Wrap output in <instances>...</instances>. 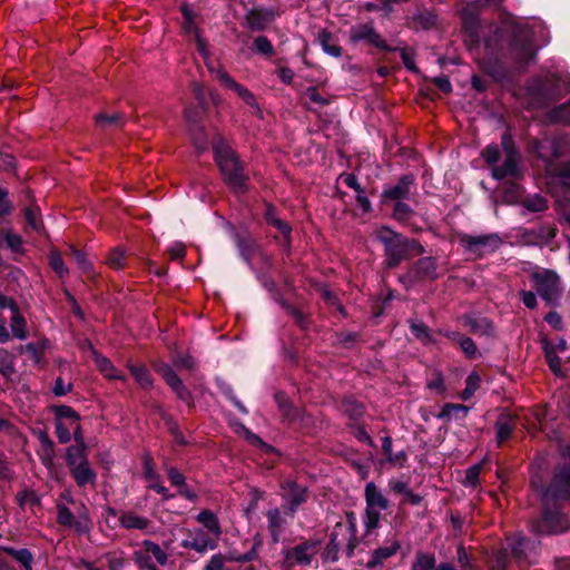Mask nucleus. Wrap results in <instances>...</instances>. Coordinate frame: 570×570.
<instances>
[{"label":"nucleus","mask_w":570,"mask_h":570,"mask_svg":"<svg viewBox=\"0 0 570 570\" xmlns=\"http://www.w3.org/2000/svg\"><path fill=\"white\" fill-rule=\"evenodd\" d=\"M91 353H92L94 361H95L98 370L107 379H121V376L118 374L116 367L112 365V363L107 357L102 356L94 348H91Z\"/></svg>","instance_id":"nucleus-27"},{"label":"nucleus","mask_w":570,"mask_h":570,"mask_svg":"<svg viewBox=\"0 0 570 570\" xmlns=\"http://www.w3.org/2000/svg\"><path fill=\"white\" fill-rule=\"evenodd\" d=\"M459 344L466 356L473 357L475 355L476 346L470 337H460Z\"/></svg>","instance_id":"nucleus-49"},{"label":"nucleus","mask_w":570,"mask_h":570,"mask_svg":"<svg viewBox=\"0 0 570 570\" xmlns=\"http://www.w3.org/2000/svg\"><path fill=\"white\" fill-rule=\"evenodd\" d=\"M462 242L471 250L480 248H494L500 243V239L495 235L488 236H464Z\"/></svg>","instance_id":"nucleus-21"},{"label":"nucleus","mask_w":570,"mask_h":570,"mask_svg":"<svg viewBox=\"0 0 570 570\" xmlns=\"http://www.w3.org/2000/svg\"><path fill=\"white\" fill-rule=\"evenodd\" d=\"M282 497L292 505L297 507L306 499V489L295 481H286L282 485Z\"/></svg>","instance_id":"nucleus-16"},{"label":"nucleus","mask_w":570,"mask_h":570,"mask_svg":"<svg viewBox=\"0 0 570 570\" xmlns=\"http://www.w3.org/2000/svg\"><path fill=\"white\" fill-rule=\"evenodd\" d=\"M216 539H213L209 534L202 530H196L190 533L189 538L183 542L185 548L194 549L198 552H204L208 549L216 547Z\"/></svg>","instance_id":"nucleus-13"},{"label":"nucleus","mask_w":570,"mask_h":570,"mask_svg":"<svg viewBox=\"0 0 570 570\" xmlns=\"http://www.w3.org/2000/svg\"><path fill=\"white\" fill-rule=\"evenodd\" d=\"M134 560L144 570H158L153 560L164 567L168 563V554L158 543L144 540L135 550Z\"/></svg>","instance_id":"nucleus-5"},{"label":"nucleus","mask_w":570,"mask_h":570,"mask_svg":"<svg viewBox=\"0 0 570 570\" xmlns=\"http://www.w3.org/2000/svg\"><path fill=\"white\" fill-rule=\"evenodd\" d=\"M305 96L311 102L321 105L326 104V100L318 94V91L315 88L307 89Z\"/></svg>","instance_id":"nucleus-57"},{"label":"nucleus","mask_w":570,"mask_h":570,"mask_svg":"<svg viewBox=\"0 0 570 570\" xmlns=\"http://www.w3.org/2000/svg\"><path fill=\"white\" fill-rule=\"evenodd\" d=\"M197 520L204 525L207 530V534L213 537V539L218 540L220 535V527L217 518L209 511H202L197 515Z\"/></svg>","instance_id":"nucleus-26"},{"label":"nucleus","mask_w":570,"mask_h":570,"mask_svg":"<svg viewBox=\"0 0 570 570\" xmlns=\"http://www.w3.org/2000/svg\"><path fill=\"white\" fill-rule=\"evenodd\" d=\"M481 464H475L465 471L462 483L464 487L476 488L479 484V476L481 472Z\"/></svg>","instance_id":"nucleus-37"},{"label":"nucleus","mask_w":570,"mask_h":570,"mask_svg":"<svg viewBox=\"0 0 570 570\" xmlns=\"http://www.w3.org/2000/svg\"><path fill=\"white\" fill-rule=\"evenodd\" d=\"M345 185L353 188L355 191L363 190L357 181V178L353 174H346L341 177Z\"/></svg>","instance_id":"nucleus-58"},{"label":"nucleus","mask_w":570,"mask_h":570,"mask_svg":"<svg viewBox=\"0 0 570 570\" xmlns=\"http://www.w3.org/2000/svg\"><path fill=\"white\" fill-rule=\"evenodd\" d=\"M0 372L3 375H9L12 372L11 355L3 348H0Z\"/></svg>","instance_id":"nucleus-43"},{"label":"nucleus","mask_w":570,"mask_h":570,"mask_svg":"<svg viewBox=\"0 0 570 570\" xmlns=\"http://www.w3.org/2000/svg\"><path fill=\"white\" fill-rule=\"evenodd\" d=\"M68 469L78 487L94 485L97 479L86 454V445L69 446L66 453Z\"/></svg>","instance_id":"nucleus-4"},{"label":"nucleus","mask_w":570,"mask_h":570,"mask_svg":"<svg viewBox=\"0 0 570 570\" xmlns=\"http://www.w3.org/2000/svg\"><path fill=\"white\" fill-rule=\"evenodd\" d=\"M480 382H481V379H480L479 374L475 372H472L465 381V387L461 393V399L464 401L470 400L474 395L476 390L480 387Z\"/></svg>","instance_id":"nucleus-30"},{"label":"nucleus","mask_w":570,"mask_h":570,"mask_svg":"<svg viewBox=\"0 0 570 570\" xmlns=\"http://www.w3.org/2000/svg\"><path fill=\"white\" fill-rule=\"evenodd\" d=\"M24 217H26V220H27L28 225L32 229H35L37 232H40L41 223L38 219V210L37 209L27 208L26 212H24Z\"/></svg>","instance_id":"nucleus-47"},{"label":"nucleus","mask_w":570,"mask_h":570,"mask_svg":"<svg viewBox=\"0 0 570 570\" xmlns=\"http://www.w3.org/2000/svg\"><path fill=\"white\" fill-rule=\"evenodd\" d=\"M266 218H267V220H268L272 225H274L275 227H277V228H278V230H279L283 235H285V236H286V235H288V234H289V232H291V227H289L286 223H284L283 220H281V219L276 218V217L274 216V214H273V212H272L271 209H269V210H267V213H266Z\"/></svg>","instance_id":"nucleus-48"},{"label":"nucleus","mask_w":570,"mask_h":570,"mask_svg":"<svg viewBox=\"0 0 570 570\" xmlns=\"http://www.w3.org/2000/svg\"><path fill=\"white\" fill-rule=\"evenodd\" d=\"M354 538V525L351 522L346 523H337L333 529L331 534V543L327 548V554L332 556V560L337 559V552L344 546L348 549V554L353 552L354 544L352 543V539Z\"/></svg>","instance_id":"nucleus-8"},{"label":"nucleus","mask_w":570,"mask_h":570,"mask_svg":"<svg viewBox=\"0 0 570 570\" xmlns=\"http://www.w3.org/2000/svg\"><path fill=\"white\" fill-rule=\"evenodd\" d=\"M56 433L60 443H68L73 436L78 445L85 444L79 414L67 405L55 406Z\"/></svg>","instance_id":"nucleus-3"},{"label":"nucleus","mask_w":570,"mask_h":570,"mask_svg":"<svg viewBox=\"0 0 570 570\" xmlns=\"http://www.w3.org/2000/svg\"><path fill=\"white\" fill-rule=\"evenodd\" d=\"M131 374L135 377V380L138 382V384L147 389L151 386V377L150 373L145 367H138V366H131L130 367Z\"/></svg>","instance_id":"nucleus-35"},{"label":"nucleus","mask_w":570,"mask_h":570,"mask_svg":"<svg viewBox=\"0 0 570 570\" xmlns=\"http://www.w3.org/2000/svg\"><path fill=\"white\" fill-rule=\"evenodd\" d=\"M21 238L19 235L11 233L10 230H0V247L8 246L12 250L17 252L20 248Z\"/></svg>","instance_id":"nucleus-31"},{"label":"nucleus","mask_w":570,"mask_h":570,"mask_svg":"<svg viewBox=\"0 0 570 570\" xmlns=\"http://www.w3.org/2000/svg\"><path fill=\"white\" fill-rule=\"evenodd\" d=\"M216 163L226 183L236 191L243 190L247 180L234 150L220 138L213 140Z\"/></svg>","instance_id":"nucleus-1"},{"label":"nucleus","mask_w":570,"mask_h":570,"mask_svg":"<svg viewBox=\"0 0 570 570\" xmlns=\"http://www.w3.org/2000/svg\"><path fill=\"white\" fill-rule=\"evenodd\" d=\"M380 238L387 244L386 252L389 255V265H396L401 259V253L396 250L392 243L400 245L402 243L401 237L390 229L384 228L380 232Z\"/></svg>","instance_id":"nucleus-19"},{"label":"nucleus","mask_w":570,"mask_h":570,"mask_svg":"<svg viewBox=\"0 0 570 570\" xmlns=\"http://www.w3.org/2000/svg\"><path fill=\"white\" fill-rule=\"evenodd\" d=\"M206 66L210 72V75L218 80L226 88L235 91L237 96L242 95L246 89L242 85L237 83L219 65L214 63L213 61H207Z\"/></svg>","instance_id":"nucleus-14"},{"label":"nucleus","mask_w":570,"mask_h":570,"mask_svg":"<svg viewBox=\"0 0 570 570\" xmlns=\"http://www.w3.org/2000/svg\"><path fill=\"white\" fill-rule=\"evenodd\" d=\"M482 156L488 164L494 165L500 158V149L495 145H490L482 151Z\"/></svg>","instance_id":"nucleus-45"},{"label":"nucleus","mask_w":570,"mask_h":570,"mask_svg":"<svg viewBox=\"0 0 570 570\" xmlns=\"http://www.w3.org/2000/svg\"><path fill=\"white\" fill-rule=\"evenodd\" d=\"M119 522L125 529H137L141 530L147 534H151L154 531L150 528V521L141 515L134 512H125L120 515Z\"/></svg>","instance_id":"nucleus-17"},{"label":"nucleus","mask_w":570,"mask_h":570,"mask_svg":"<svg viewBox=\"0 0 570 570\" xmlns=\"http://www.w3.org/2000/svg\"><path fill=\"white\" fill-rule=\"evenodd\" d=\"M278 77L285 83H291L294 77V72L289 68H281L278 70Z\"/></svg>","instance_id":"nucleus-63"},{"label":"nucleus","mask_w":570,"mask_h":570,"mask_svg":"<svg viewBox=\"0 0 570 570\" xmlns=\"http://www.w3.org/2000/svg\"><path fill=\"white\" fill-rule=\"evenodd\" d=\"M389 489L394 493L404 495L410 488L406 482L399 479H392L389 481Z\"/></svg>","instance_id":"nucleus-52"},{"label":"nucleus","mask_w":570,"mask_h":570,"mask_svg":"<svg viewBox=\"0 0 570 570\" xmlns=\"http://www.w3.org/2000/svg\"><path fill=\"white\" fill-rule=\"evenodd\" d=\"M559 478L560 476H556L554 484L543 493V499H544L546 503H548L550 499H557V498L563 497L564 491L563 490L561 491L558 489Z\"/></svg>","instance_id":"nucleus-50"},{"label":"nucleus","mask_w":570,"mask_h":570,"mask_svg":"<svg viewBox=\"0 0 570 570\" xmlns=\"http://www.w3.org/2000/svg\"><path fill=\"white\" fill-rule=\"evenodd\" d=\"M124 259H125V255H124V252L121 249H114L109 257H108V265L114 268V269H119V268H122L124 267Z\"/></svg>","instance_id":"nucleus-42"},{"label":"nucleus","mask_w":570,"mask_h":570,"mask_svg":"<svg viewBox=\"0 0 570 570\" xmlns=\"http://www.w3.org/2000/svg\"><path fill=\"white\" fill-rule=\"evenodd\" d=\"M470 409L461 404H445L442 411L436 415L439 420L449 422L451 420L463 419L468 415Z\"/></svg>","instance_id":"nucleus-24"},{"label":"nucleus","mask_w":570,"mask_h":570,"mask_svg":"<svg viewBox=\"0 0 570 570\" xmlns=\"http://www.w3.org/2000/svg\"><path fill=\"white\" fill-rule=\"evenodd\" d=\"M410 212V208L407 205L403 204V203H396L395 205V208H394V216L396 218H405L407 216Z\"/></svg>","instance_id":"nucleus-62"},{"label":"nucleus","mask_w":570,"mask_h":570,"mask_svg":"<svg viewBox=\"0 0 570 570\" xmlns=\"http://www.w3.org/2000/svg\"><path fill=\"white\" fill-rule=\"evenodd\" d=\"M73 258L79 266V268L83 272H88L90 269V263L88 262L86 255L77 249H72Z\"/></svg>","instance_id":"nucleus-54"},{"label":"nucleus","mask_w":570,"mask_h":570,"mask_svg":"<svg viewBox=\"0 0 570 570\" xmlns=\"http://www.w3.org/2000/svg\"><path fill=\"white\" fill-rule=\"evenodd\" d=\"M252 17L253 26H255L256 28H264L267 22L274 19L275 14L272 10H257L252 12Z\"/></svg>","instance_id":"nucleus-38"},{"label":"nucleus","mask_w":570,"mask_h":570,"mask_svg":"<svg viewBox=\"0 0 570 570\" xmlns=\"http://www.w3.org/2000/svg\"><path fill=\"white\" fill-rule=\"evenodd\" d=\"M523 205L530 212H542L547 208L546 199L539 195L527 198Z\"/></svg>","instance_id":"nucleus-40"},{"label":"nucleus","mask_w":570,"mask_h":570,"mask_svg":"<svg viewBox=\"0 0 570 570\" xmlns=\"http://www.w3.org/2000/svg\"><path fill=\"white\" fill-rule=\"evenodd\" d=\"M14 558L27 569L30 570L31 563H32V556L31 553L26 550L21 549L19 551L14 552Z\"/></svg>","instance_id":"nucleus-51"},{"label":"nucleus","mask_w":570,"mask_h":570,"mask_svg":"<svg viewBox=\"0 0 570 570\" xmlns=\"http://www.w3.org/2000/svg\"><path fill=\"white\" fill-rule=\"evenodd\" d=\"M181 13L184 16L183 28L185 29V31L186 32L196 31L194 28V16H193L191 9H189L187 6H184L181 8ZM195 38H196V42H197V48H198L199 52L202 53V56L205 60V63L207 61H210L205 41L199 37V35L197 32H195Z\"/></svg>","instance_id":"nucleus-18"},{"label":"nucleus","mask_w":570,"mask_h":570,"mask_svg":"<svg viewBox=\"0 0 570 570\" xmlns=\"http://www.w3.org/2000/svg\"><path fill=\"white\" fill-rule=\"evenodd\" d=\"M120 119L121 118L118 114H114V115L100 114L96 117V122L101 128H107V127L118 125L120 122Z\"/></svg>","instance_id":"nucleus-41"},{"label":"nucleus","mask_w":570,"mask_h":570,"mask_svg":"<svg viewBox=\"0 0 570 570\" xmlns=\"http://www.w3.org/2000/svg\"><path fill=\"white\" fill-rule=\"evenodd\" d=\"M57 520L59 524L72 528L78 532L90 529L88 509L82 503H76L69 491H65L57 501Z\"/></svg>","instance_id":"nucleus-2"},{"label":"nucleus","mask_w":570,"mask_h":570,"mask_svg":"<svg viewBox=\"0 0 570 570\" xmlns=\"http://www.w3.org/2000/svg\"><path fill=\"white\" fill-rule=\"evenodd\" d=\"M50 265H51L52 269L60 277L66 275L67 272H68L66 266H65V264H63V261H62L61 256L58 253H51V255H50Z\"/></svg>","instance_id":"nucleus-44"},{"label":"nucleus","mask_w":570,"mask_h":570,"mask_svg":"<svg viewBox=\"0 0 570 570\" xmlns=\"http://www.w3.org/2000/svg\"><path fill=\"white\" fill-rule=\"evenodd\" d=\"M320 43L323 48V50L332 56V57H340L342 51L341 47L336 45L328 32L322 31L318 36Z\"/></svg>","instance_id":"nucleus-29"},{"label":"nucleus","mask_w":570,"mask_h":570,"mask_svg":"<svg viewBox=\"0 0 570 570\" xmlns=\"http://www.w3.org/2000/svg\"><path fill=\"white\" fill-rule=\"evenodd\" d=\"M401 546L395 535L391 539L386 540L380 548L374 550L371 559L367 562L368 568H375L377 566H382L385 560L396 554L400 550Z\"/></svg>","instance_id":"nucleus-12"},{"label":"nucleus","mask_w":570,"mask_h":570,"mask_svg":"<svg viewBox=\"0 0 570 570\" xmlns=\"http://www.w3.org/2000/svg\"><path fill=\"white\" fill-rule=\"evenodd\" d=\"M8 307H10L12 311V317L10 322L12 335L18 340H24L27 337L24 318L19 314L18 307L13 301H9Z\"/></svg>","instance_id":"nucleus-22"},{"label":"nucleus","mask_w":570,"mask_h":570,"mask_svg":"<svg viewBox=\"0 0 570 570\" xmlns=\"http://www.w3.org/2000/svg\"><path fill=\"white\" fill-rule=\"evenodd\" d=\"M403 497H404V499H403L402 503H410L412 505L420 504V502L422 500V498L419 494L413 493V491L411 489H409Z\"/></svg>","instance_id":"nucleus-59"},{"label":"nucleus","mask_w":570,"mask_h":570,"mask_svg":"<svg viewBox=\"0 0 570 570\" xmlns=\"http://www.w3.org/2000/svg\"><path fill=\"white\" fill-rule=\"evenodd\" d=\"M513 431V425L509 423L505 416H500L497 422V436L498 441L501 443L508 440Z\"/></svg>","instance_id":"nucleus-34"},{"label":"nucleus","mask_w":570,"mask_h":570,"mask_svg":"<svg viewBox=\"0 0 570 570\" xmlns=\"http://www.w3.org/2000/svg\"><path fill=\"white\" fill-rule=\"evenodd\" d=\"M501 146L504 153V163L501 166H493L492 176L495 179H503L508 176H517L518 175V154L513 148V142L511 137L505 134L502 137Z\"/></svg>","instance_id":"nucleus-7"},{"label":"nucleus","mask_w":570,"mask_h":570,"mask_svg":"<svg viewBox=\"0 0 570 570\" xmlns=\"http://www.w3.org/2000/svg\"><path fill=\"white\" fill-rule=\"evenodd\" d=\"M185 117L193 145L198 151L206 150L208 147V139L204 134V128L197 124L196 119L193 118L189 111L186 112Z\"/></svg>","instance_id":"nucleus-15"},{"label":"nucleus","mask_w":570,"mask_h":570,"mask_svg":"<svg viewBox=\"0 0 570 570\" xmlns=\"http://www.w3.org/2000/svg\"><path fill=\"white\" fill-rule=\"evenodd\" d=\"M435 558L430 554H417L415 562L413 563L412 570H434Z\"/></svg>","instance_id":"nucleus-36"},{"label":"nucleus","mask_w":570,"mask_h":570,"mask_svg":"<svg viewBox=\"0 0 570 570\" xmlns=\"http://www.w3.org/2000/svg\"><path fill=\"white\" fill-rule=\"evenodd\" d=\"M434 83L444 92L451 91V82L446 77H438L434 79Z\"/></svg>","instance_id":"nucleus-64"},{"label":"nucleus","mask_w":570,"mask_h":570,"mask_svg":"<svg viewBox=\"0 0 570 570\" xmlns=\"http://www.w3.org/2000/svg\"><path fill=\"white\" fill-rule=\"evenodd\" d=\"M413 179L405 176L394 187L384 190V196L391 199H403L409 195Z\"/></svg>","instance_id":"nucleus-28"},{"label":"nucleus","mask_w":570,"mask_h":570,"mask_svg":"<svg viewBox=\"0 0 570 570\" xmlns=\"http://www.w3.org/2000/svg\"><path fill=\"white\" fill-rule=\"evenodd\" d=\"M534 287L540 296L549 303L559 296V277L552 272L544 271L533 276Z\"/></svg>","instance_id":"nucleus-9"},{"label":"nucleus","mask_w":570,"mask_h":570,"mask_svg":"<svg viewBox=\"0 0 570 570\" xmlns=\"http://www.w3.org/2000/svg\"><path fill=\"white\" fill-rule=\"evenodd\" d=\"M171 258L179 259L185 256V246L181 243H175L173 244L168 249Z\"/></svg>","instance_id":"nucleus-56"},{"label":"nucleus","mask_w":570,"mask_h":570,"mask_svg":"<svg viewBox=\"0 0 570 570\" xmlns=\"http://www.w3.org/2000/svg\"><path fill=\"white\" fill-rule=\"evenodd\" d=\"M158 372L163 376V379L166 381V383L177 393V395L184 400H188V392L183 385L180 379L177 376V374L168 366V365H161L158 368Z\"/></svg>","instance_id":"nucleus-20"},{"label":"nucleus","mask_w":570,"mask_h":570,"mask_svg":"<svg viewBox=\"0 0 570 570\" xmlns=\"http://www.w3.org/2000/svg\"><path fill=\"white\" fill-rule=\"evenodd\" d=\"M168 478L170 482L176 487H181L184 484V476L181 473H179L177 470H169Z\"/></svg>","instance_id":"nucleus-60"},{"label":"nucleus","mask_w":570,"mask_h":570,"mask_svg":"<svg viewBox=\"0 0 570 570\" xmlns=\"http://www.w3.org/2000/svg\"><path fill=\"white\" fill-rule=\"evenodd\" d=\"M109 570H122L126 559L122 552H109L105 556Z\"/></svg>","instance_id":"nucleus-39"},{"label":"nucleus","mask_w":570,"mask_h":570,"mask_svg":"<svg viewBox=\"0 0 570 570\" xmlns=\"http://www.w3.org/2000/svg\"><path fill=\"white\" fill-rule=\"evenodd\" d=\"M512 554L521 560L525 556V551L529 549L530 543L521 537H518L509 542Z\"/></svg>","instance_id":"nucleus-33"},{"label":"nucleus","mask_w":570,"mask_h":570,"mask_svg":"<svg viewBox=\"0 0 570 570\" xmlns=\"http://www.w3.org/2000/svg\"><path fill=\"white\" fill-rule=\"evenodd\" d=\"M254 45H255V49L259 53H264V55L273 53V46H272L271 41L264 36L257 37L254 41Z\"/></svg>","instance_id":"nucleus-46"},{"label":"nucleus","mask_w":570,"mask_h":570,"mask_svg":"<svg viewBox=\"0 0 570 570\" xmlns=\"http://www.w3.org/2000/svg\"><path fill=\"white\" fill-rule=\"evenodd\" d=\"M71 391V384L65 383V381L61 377H58L53 385V394L56 396H62L66 395L68 392Z\"/></svg>","instance_id":"nucleus-53"},{"label":"nucleus","mask_w":570,"mask_h":570,"mask_svg":"<svg viewBox=\"0 0 570 570\" xmlns=\"http://www.w3.org/2000/svg\"><path fill=\"white\" fill-rule=\"evenodd\" d=\"M522 302L527 307L533 308L537 305V297L532 292H522Z\"/></svg>","instance_id":"nucleus-61"},{"label":"nucleus","mask_w":570,"mask_h":570,"mask_svg":"<svg viewBox=\"0 0 570 570\" xmlns=\"http://www.w3.org/2000/svg\"><path fill=\"white\" fill-rule=\"evenodd\" d=\"M266 517L268 521V530L272 534L273 542L276 543L279 541V535L285 524V520L282 517L278 509H269L266 512Z\"/></svg>","instance_id":"nucleus-23"},{"label":"nucleus","mask_w":570,"mask_h":570,"mask_svg":"<svg viewBox=\"0 0 570 570\" xmlns=\"http://www.w3.org/2000/svg\"><path fill=\"white\" fill-rule=\"evenodd\" d=\"M350 38L353 42L367 40L377 45L379 36L375 33L371 24H358L351 29Z\"/></svg>","instance_id":"nucleus-25"},{"label":"nucleus","mask_w":570,"mask_h":570,"mask_svg":"<svg viewBox=\"0 0 570 570\" xmlns=\"http://www.w3.org/2000/svg\"><path fill=\"white\" fill-rule=\"evenodd\" d=\"M318 551V547L316 542L306 541L299 543L292 549H288L284 552L285 562L288 566H307L311 563L312 559L316 556Z\"/></svg>","instance_id":"nucleus-10"},{"label":"nucleus","mask_w":570,"mask_h":570,"mask_svg":"<svg viewBox=\"0 0 570 570\" xmlns=\"http://www.w3.org/2000/svg\"><path fill=\"white\" fill-rule=\"evenodd\" d=\"M364 494L366 502L365 525L367 529H374L381 520L382 512L387 509L389 501L373 482L365 485Z\"/></svg>","instance_id":"nucleus-6"},{"label":"nucleus","mask_w":570,"mask_h":570,"mask_svg":"<svg viewBox=\"0 0 570 570\" xmlns=\"http://www.w3.org/2000/svg\"><path fill=\"white\" fill-rule=\"evenodd\" d=\"M420 268L424 272V275L433 278L435 276L434 262L431 258H424L420 262Z\"/></svg>","instance_id":"nucleus-55"},{"label":"nucleus","mask_w":570,"mask_h":570,"mask_svg":"<svg viewBox=\"0 0 570 570\" xmlns=\"http://www.w3.org/2000/svg\"><path fill=\"white\" fill-rule=\"evenodd\" d=\"M570 527L568 519L559 511L546 510L539 524V532L559 533L568 530Z\"/></svg>","instance_id":"nucleus-11"},{"label":"nucleus","mask_w":570,"mask_h":570,"mask_svg":"<svg viewBox=\"0 0 570 570\" xmlns=\"http://www.w3.org/2000/svg\"><path fill=\"white\" fill-rule=\"evenodd\" d=\"M543 347H544L546 357H547L550 368L554 372V374L561 375L562 372H561L560 360L557 356L554 346H551L549 343L546 342Z\"/></svg>","instance_id":"nucleus-32"}]
</instances>
